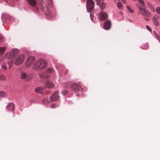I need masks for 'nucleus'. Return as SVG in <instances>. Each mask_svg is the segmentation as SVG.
I'll use <instances>...</instances> for the list:
<instances>
[{
	"mask_svg": "<svg viewBox=\"0 0 160 160\" xmlns=\"http://www.w3.org/2000/svg\"><path fill=\"white\" fill-rule=\"evenodd\" d=\"M5 95V92L3 91H0V97H3Z\"/></svg>",
	"mask_w": 160,
	"mask_h": 160,
	"instance_id": "27",
	"label": "nucleus"
},
{
	"mask_svg": "<svg viewBox=\"0 0 160 160\" xmlns=\"http://www.w3.org/2000/svg\"><path fill=\"white\" fill-rule=\"evenodd\" d=\"M146 28H147V29L149 31H151V28L149 27L148 26H146Z\"/></svg>",
	"mask_w": 160,
	"mask_h": 160,
	"instance_id": "35",
	"label": "nucleus"
},
{
	"mask_svg": "<svg viewBox=\"0 0 160 160\" xmlns=\"http://www.w3.org/2000/svg\"><path fill=\"white\" fill-rule=\"evenodd\" d=\"M42 10L44 12L45 14L48 17L50 16L51 13L49 10L48 7L46 6L44 8H42Z\"/></svg>",
	"mask_w": 160,
	"mask_h": 160,
	"instance_id": "12",
	"label": "nucleus"
},
{
	"mask_svg": "<svg viewBox=\"0 0 160 160\" xmlns=\"http://www.w3.org/2000/svg\"><path fill=\"white\" fill-rule=\"evenodd\" d=\"M121 0L122 1V0Z\"/></svg>",
	"mask_w": 160,
	"mask_h": 160,
	"instance_id": "42",
	"label": "nucleus"
},
{
	"mask_svg": "<svg viewBox=\"0 0 160 160\" xmlns=\"http://www.w3.org/2000/svg\"><path fill=\"white\" fill-rule=\"evenodd\" d=\"M62 93L63 95H66L68 93V91L66 90H63L62 91Z\"/></svg>",
	"mask_w": 160,
	"mask_h": 160,
	"instance_id": "34",
	"label": "nucleus"
},
{
	"mask_svg": "<svg viewBox=\"0 0 160 160\" xmlns=\"http://www.w3.org/2000/svg\"><path fill=\"white\" fill-rule=\"evenodd\" d=\"M159 15H154L152 18V21L153 24L156 26H158L159 25V23L158 21V20L159 19Z\"/></svg>",
	"mask_w": 160,
	"mask_h": 160,
	"instance_id": "10",
	"label": "nucleus"
},
{
	"mask_svg": "<svg viewBox=\"0 0 160 160\" xmlns=\"http://www.w3.org/2000/svg\"><path fill=\"white\" fill-rule=\"evenodd\" d=\"M54 70L52 68H48L47 69V73H52L54 72Z\"/></svg>",
	"mask_w": 160,
	"mask_h": 160,
	"instance_id": "20",
	"label": "nucleus"
},
{
	"mask_svg": "<svg viewBox=\"0 0 160 160\" xmlns=\"http://www.w3.org/2000/svg\"><path fill=\"white\" fill-rule=\"evenodd\" d=\"M94 2L93 0H87L86 2V7L87 11L91 12L93 10L94 6Z\"/></svg>",
	"mask_w": 160,
	"mask_h": 160,
	"instance_id": "4",
	"label": "nucleus"
},
{
	"mask_svg": "<svg viewBox=\"0 0 160 160\" xmlns=\"http://www.w3.org/2000/svg\"><path fill=\"white\" fill-rule=\"evenodd\" d=\"M122 6V3L121 2H118V7L119 8H121Z\"/></svg>",
	"mask_w": 160,
	"mask_h": 160,
	"instance_id": "32",
	"label": "nucleus"
},
{
	"mask_svg": "<svg viewBox=\"0 0 160 160\" xmlns=\"http://www.w3.org/2000/svg\"><path fill=\"white\" fill-rule=\"evenodd\" d=\"M160 2V0H158Z\"/></svg>",
	"mask_w": 160,
	"mask_h": 160,
	"instance_id": "41",
	"label": "nucleus"
},
{
	"mask_svg": "<svg viewBox=\"0 0 160 160\" xmlns=\"http://www.w3.org/2000/svg\"><path fill=\"white\" fill-rule=\"evenodd\" d=\"M93 17V15L92 14H90V18H91V20H92V18Z\"/></svg>",
	"mask_w": 160,
	"mask_h": 160,
	"instance_id": "36",
	"label": "nucleus"
},
{
	"mask_svg": "<svg viewBox=\"0 0 160 160\" xmlns=\"http://www.w3.org/2000/svg\"><path fill=\"white\" fill-rule=\"evenodd\" d=\"M108 17V14L105 12H101L99 13L98 18L101 20H104L107 19Z\"/></svg>",
	"mask_w": 160,
	"mask_h": 160,
	"instance_id": "9",
	"label": "nucleus"
},
{
	"mask_svg": "<svg viewBox=\"0 0 160 160\" xmlns=\"http://www.w3.org/2000/svg\"><path fill=\"white\" fill-rule=\"evenodd\" d=\"M6 79L5 77L3 75H0V81H4Z\"/></svg>",
	"mask_w": 160,
	"mask_h": 160,
	"instance_id": "24",
	"label": "nucleus"
},
{
	"mask_svg": "<svg viewBox=\"0 0 160 160\" xmlns=\"http://www.w3.org/2000/svg\"><path fill=\"white\" fill-rule=\"evenodd\" d=\"M122 1L124 3H127V2L125 0H122Z\"/></svg>",
	"mask_w": 160,
	"mask_h": 160,
	"instance_id": "37",
	"label": "nucleus"
},
{
	"mask_svg": "<svg viewBox=\"0 0 160 160\" xmlns=\"http://www.w3.org/2000/svg\"><path fill=\"white\" fill-rule=\"evenodd\" d=\"M105 7V4L103 3H101L99 6V8L101 10H102Z\"/></svg>",
	"mask_w": 160,
	"mask_h": 160,
	"instance_id": "23",
	"label": "nucleus"
},
{
	"mask_svg": "<svg viewBox=\"0 0 160 160\" xmlns=\"http://www.w3.org/2000/svg\"><path fill=\"white\" fill-rule=\"evenodd\" d=\"M35 60V58L33 57H30L27 60L25 64L27 67H29L32 65Z\"/></svg>",
	"mask_w": 160,
	"mask_h": 160,
	"instance_id": "7",
	"label": "nucleus"
},
{
	"mask_svg": "<svg viewBox=\"0 0 160 160\" xmlns=\"http://www.w3.org/2000/svg\"><path fill=\"white\" fill-rule=\"evenodd\" d=\"M5 47H0V55H2L5 51Z\"/></svg>",
	"mask_w": 160,
	"mask_h": 160,
	"instance_id": "21",
	"label": "nucleus"
},
{
	"mask_svg": "<svg viewBox=\"0 0 160 160\" xmlns=\"http://www.w3.org/2000/svg\"><path fill=\"white\" fill-rule=\"evenodd\" d=\"M145 20H146V21H148V19H147V18H145Z\"/></svg>",
	"mask_w": 160,
	"mask_h": 160,
	"instance_id": "40",
	"label": "nucleus"
},
{
	"mask_svg": "<svg viewBox=\"0 0 160 160\" xmlns=\"http://www.w3.org/2000/svg\"><path fill=\"white\" fill-rule=\"evenodd\" d=\"M25 57L23 55H20L17 58L15 61V64L19 65L21 64L23 61Z\"/></svg>",
	"mask_w": 160,
	"mask_h": 160,
	"instance_id": "8",
	"label": "nucleus"
},
{
	"mask_svg": "<svg viewBox=\"0 0 160 160\" xmlns=\"http://www.w3.org/2000/svg\"><path fill=\"white\" fill-rule=\"evenodd\" d=\"M39 77L41 78H47L49 77V75L44 73H42L39 74Z\"/></svg>",
	"mask_w": 160,
	"mask_h": 160,
	"instance_id": "18",
	"label": "nucleus"
},
{
	"mask_svg": "<svg viewBox=\"0 0 160 160\" xmlns=\"http://www.w3.org/2000/svg\"><path fill=\"white\" fill-rule=\"evenodd\" d=\"M71 89L75 92L82 91V88L80 86L76 83L72 84L70 86Z\"/></svg>",
	"mask_w": 160,
	"mask_h": 160,
	"instance_id": "6",
	"label": "nucleus"
},
{
	"mask_svg": "<svg viewBox=\"0 0 160 160\" xmlns=\"http://www.w3.org/2000/svg\"><path fill=\"white\" fill-rule=\"evenodd\" d=\"M28 3L32 7H34L37 4L36 0H27Z\"/></svg>",
	"mask_w": 160,
	"mask_h": 160,
	"instance_id": "17",
	"label": "nucleus"
},
{
	"mask_svg": "<svg viewBox=\"0 0 160 160\" xmlns=\"http://www.w3.org/2000/svg\"><path fill=\"white\" fill-rule=\"evenodd\" d=\"M47 65L46 61L44 59H40L35 63L33 68L36 71L40 70L46 68Z\"/></svg>",
	"mask_w": 160,
	"mask_h": 160,
	"instance_id": "1",
	"label": "nucleus"
},
{
	"mask_svg": "<svg viewBox=\"0 0 160 160\" xmlns=\"http://www.w3.org/2000/svg\"><path fill=\"white\" fill-rule=\"evenodd\" d=\"M45 88V87H40L36 88L35 90L36 92L41 93Z\"/></svg>",
	"mask_w": 160,
	"mask_h": 160,
	"instance_id": "16",
	"label": "nucleus"
},
{
	"mask_svg": "<svg viewBox=\"0 0 160 160\" xmlns=\"http://www.w3.org/2000/svg\"><path fill=\"white\" fill-rule=\"evenodd\" d=\"M156 11L158 14H160V7H158L156 8Z\"/></svg>",
	"mask_w": 160,
	"mask_h": 160,
	"instance_id": "30",
	"label": "nucleus"
},
{
	"mask_svg": "<svg viewBox=\"0 0 160 160\" xmlns=\"http://www.w3.org/2000/svg\"><path fill=\"white\" fill-rule=\"evenodd\" d=\"M135 5L138 8L139 13L142 16L145 17H150L151 16L150 12L148 10L144 8L145 5L144 6L139 5L138 3H136Z\"/></svg>",
	"mask_w": 160,
	"mask_h": 160,
	"instance_id": "3",
	"label": "nucleus"
},
{
	"mask_svg": "<svg viewBox=\"0 0 160 160\" xmlns=\"http://www.w3.org/2000/svg\"><path fill=\"white\" fill-rule=\"evenodd\" d=\"M49 102V101L47 98H45L43 101V103L45 104L48 103Z\"/></svg>",
	"mask_w": 160,
	"mask_h": 160,
	"instance_id": "25",
	"label": "nucleus"
},
{
	"mask_svg": "<svg viewBox=\"0 0 160 160\" xmlns=\"http://www.w3.org/2000/svg\"><path fill=\"white\" fill-rule=\"evenodd\" d=\"M119 14L121 15H122V12H119Z\"/></svg>",
	"mask_w": 160,
	"mask_h": 160,
	"instance_id": "39",
	"label": "nucleus"
},
{
	"mask_svg": "<svg viewBox=\"0 0 160 160\" xmlns=\"http://www.w3.org/2000/svg\"><path fill=\"white\" fill-rule=\"evenodd\" d=\"M47 3L50 7H52V5L53 2L52 0H47Z\"/></svg>",
	"mask_w": 160,
	"mask_h": 160,
	"instance_id": "22",
	"label": "nucleus"
},
{
	"mask_svg": "<svg viewBox=\"0 0 160 160\" xmlns=\"http://www.w3.org/2000/svg\"><path fill=\"white\" fill-rule=\"evenodd\" d=\"M58 107V105L56 103L52 104L51 106V107L52 108H54Z\"/></svg>",
	"mask_w": 160,
	"mask_h": 160,
	"instance_id": "26",
	"label": "nucleus"
},
{
	"mask_svg": "<svg viewBox=\"0 0 160 160\" xmlns=\"http://www.w3.org/2000/svg\"><path fill=\"white\" fill-rule=\"evenodd\" d=\"M100 4L98 2L97 3V5H100Z\"/></svg>",
	"mask_w": 160,
	"mask_h": 160,
	"instance_id": "38",
	"label": "nucleus"
},
{
	"mask_svg": "<svg viewBox=\"0 0 160 160\" xmlns=\"http://www.w3.org/2000/svg\"><path fill=\"white\" fill-rule=\"evenodd\" d=\"M59 98L58 95V92L57 91L54 93L51 97V99L52 101H55Z\"/></svg>",
	"mask_w": 160,
	"mask_h": 160,
	"instance_id": "11",
	"label": "nucleus"
},
{
	"mask_svg": "<svg viewBox=\"0 0 160 160\" xmlns=\"http://www.w3.org/2000/svg\"><path fill=\"white\" fill-rule=\"evenodd\" d=\"M44 87L45 88H52L54 87V85L52 82L48 81L47 82Z\"/></svg>",
	"mask_w": 160,
	"mask_h": 160,
	"instance_id": "13",
	"label": "nucleus"
},
{
	"mask_svg": "<svg viewBox=\"0 0 160 160\" xmlns=\"http://www.w3.org/2000/svg\"><path fill=\"white\" fill-rule=\"evenodd\" d=\"M15 105L13 103H10L6 106V109L9 111L13 110L15 108Z\"/></svg>",
	"mask_w": 160,
	"mask_h": 160,
	"instance_id": "15",
	"label": "nucleus"
},
{
	"mask_svg": "<svg viewBox=\"0 0 160 160\" xmlns=\"http://www.w3.org/2000/svg\"><path fill=\"white\" fill-rule=\"evenodd\" d=\"M18 50L14 49H13L12 51L9 53L8 57L9 61L8 62L7 64L8 65V68H10L12 64V62L15 58L16 56L18 55Z\"/></svg>",
	"mask_w": 160,
	"mask_h": 160,
	"instance_id": "2",
	"label": "nucleus"
},
{
	"mask_svg": "<svg viewBox=\"0 0 160 160\" xmlns=\"http://www.w3.org/2000/svg\"><path fill=\"white\" fill-rule=\"evenodd\" d=\"M155 33V38L156 39L158 40L159 42L160 43V36H158L157 35L155 32H154Z\"/></svg>",
	"mask_w": 160,
	"mask_h": 160,
	"instance_id": "28",
	"label": "nucleus"
},
{
	"mask_svg": "<svg viewBox=\"0 0 160 160\" xmlns=\"http://www.w3.org/2000/svg\"><path fill=\"white\" fill-rule=\"evenodd\" d=\"M103 27L105 29H109L111 27V22L110 21L108 20L104 24Z\"/></svg>",
	"mask_w": 160,
	"mask_h": 160,
	"instance_id": "14",
	"label": "nucleus"
},
{
	"mask_svg": "<svg viewBox=\"0 0 160 160\" xmlns=\"http://www.w3.org/2000/svg\"><path fill=\"white\" fill-rule=\"evenodd\" d=\"M147 4L148 7L151 10L154 12H155V9L153 7L151 3L150 2H147Z\"/></svg>",
	"mask_w": 160,
	"mask_h": 160,
	"instance_id": "19",
	"label": "nucleus"
},
{
	"mask_svg": "<svg viewBox=\"0 0 160 160\" xmlns=\"http://www.w3.org/2000/svg\"><path fill=\"white\" fill-rule=\"evenodd\" d=\"M4 40V39L2 36L0 34V43L2 42Z\"/></svg>",
	"mask_w": 160,
	"mask_h": 160,
	"instance_id": "31",
	"label": "nucleus"
},
{
	"mask_svg": "<svg viewBox=\"0 0 160 160\" xmlns=\"http://www.w3.org/2000/svg\"><path fill=\"white\" fill-rule=\"evenodd\" d=\"M127 8L130 12L133 13L134 12L133 10L131 9L129 6H127Z\"/></svg>",
	"mask_w": 160,
	"mask_h": 160,
	"instance_id": "29",
	"label": "nucleus"
},
{
	"mask_svg": "<svg viewBox=\"0 0 160 160\" xmlns=\"http://www.w3.org/2000/svg\"><path fill=\"white\" fill-rule=\"evenodd\" d=\"M21 73L20 78L22 80L28 81L32 78V76L30 75H27V73L24 71L21 72Z\"/></svg>",
	"mask_w": 160,
	"mask_h": 160,
	"instance_id": "5",
	"label": "nucleus"
},
{
	"mask_svg": "<svg viewBox=\"0 0 160 160\" xmlns=\"http://www.w3.org/2000/svg\"><path fill=\"white\" fill-rule=\"evenodd\" d=\"M2 67L3 69H7V66L5 64H2Z\"/></svg>",
	"mask_w": 160,
	"mask_h": 160,
	"instance_id": "33",
	"label": "nucleus"
}]
</instances>
